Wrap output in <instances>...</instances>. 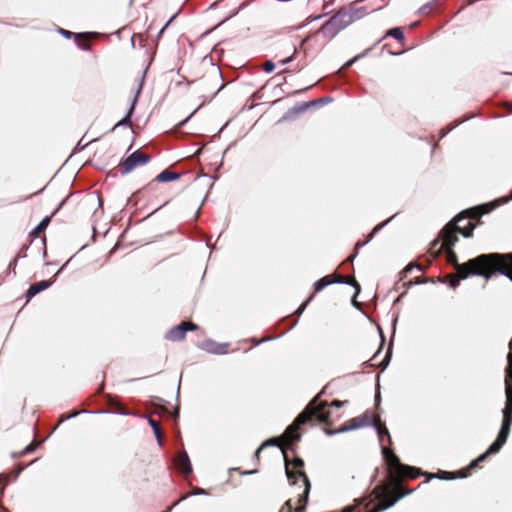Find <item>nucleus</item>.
Segmentation results:
<instances>
[{
  "instance_id": "obj_1",
  "label": "nucleus",
  "mask_w": 512,
  "mask_h": 512,
  "mask_svg": "<svg viewBox=\"0 0 512 512\" xmlns=\"http://www.w3.org/2000/svg\"><path fill=\"white\" fill-rule=\"evenodd\" d=\"M383 459L386 464L387 479L378 484L372 491L371 496L356 501V506H348L343 512H382L394 506L400 499L411 494L412 489L405 487L402 482L406 479H416L424 475L427 483L432 478L452 480L455 478H466L470 471L471 463L458 472L439 471L437 474L424 473L419 468L401 463L399 457L389 447L382 448Z\"/></svg>"
},
{
  "instance_id": "obj_2",
  "label": "nucleus",
  "mask_w": 512,
  "mask_h": 512,
  "mask_svg": "<svg viewBox=\"0 0 512 512\" xmlns=\"http://www.w3.org/2000/svg\"><path fill=\"white\" fill-rule=\"evenodd\" d=\"M315 402L316 400L310 401L305 409L296 417L293 423L287 427L285 432L280 437L266 440L259 446L254 454L257 464H259V455L264 448L269 446H278L284 455L285 471L289 483L291 485H295L299 480H302L303 482L304 490L301 495H303L304 499L308 498L311 489L309 478L304 472V469L291 468L290 459L286 453V450L290 449L294 451L292 445L294 442L299 441L301 438V434L299 432L301 425L315 422L330 425L329 413L324 410L326 403L315 406Z\"/></svg>"
},
{
  "instance_id": "obj_3",
  "label": "nucleus",
  "mask_w": 512,
  "mask_h": 512,
  "mask_svg": "<svg viewBox=\"0 0 512 512\" xmlns=\"http://www.w3.org/2000/svg\"><path fill=\"white\" fill-rule=\"evenodd\" d=\"M455 222L447 223L440 230V237L443 240L444 252L446 254V260L451 264L454 269L460 273V277L467 278L471 275L482 276L489 279L495 274V270H499V264L502 261V257L498 253L481 254L467 262L460 264L458 257L453 250L454 245L458 242V234H461L465 238H469L473 235L472 226H461V229L454 228Z\"/></svg>"
},
{
  "instance_id": "obj_4",
  "label": "nucleus",
  "mask_w": 512,
  "mask_h": 512,
  "mask_svg": "<svg viewBox=\"0 0 512 512\" xmlns=\"http://www.w3.org/2000/svg\"><path fill=\"white\" fill-rule=\"evenodd\" d=\"M507 362V367L505 368L506 402L503 409L501 429L496 440L489 446L487 451L471 462V467H478L479 463L485 461L490 454L499 452L510 434L512 425V360L507 359Z\"/></svg>"
},
{
  "instance_id": "obj_5",
  "label": "nucleus",
  "mask_w": 512,
  "mask_h": 512,
  "mask_svg": "<svg viewBox=\"0 0 512 512\" xmlns=\"http://www.w3.org/2000/svg\"><path fill=\"white\" fill-rule=\"evenodd\" d=\"M352 22V16L347 12H338L327 20L319 29L318 33L326 39L334 38L342 29Z\"/></svg>"
},
{
  "instance_id": "obj_6",
  "label": "nucleus",
  "mask_w": 512,
  "mask_h": 512,
  "mask_svg": "<svg viewBox=\"0 0 512 512\" xmlns=\"http://www.w3.org/2000/svg\"><path fill=\"white\" fill-rule=\"evenodd\" d=\"M318 397H319V395L316 396L312 401H314V400L318 401ZM324 403H325V401H324ZM320 404H323V402H320V403L315 402V406H319ZM327 406H328V403L326 402V406H325L324 410L330 414V412L327 410ZM329 422H330V425L324 424L325 425L326 433L332 434L334 432H338V433H340V432H347V431H350V430H355V429H359V428H362V427L370 426L371 423L373 422V413L370 412L369 410H367L362 415L354 417V418L348 420L346 423H344L336 431H330L329 430V427L332 425V422L330 420H329Z\"/></svg>"
},
{
  "instance_id": "obj_7",
  "label": "nucleus",
  "mask_w": 512,
  "mask_h": 512,
  "mask_svg": "<svg viewBox=\"0 0 512 512\" xmlns=\"http://www.w3.org/2000/svg\"><path fill=\"white\" fill-rule=\"evenodd\" d=\"M486 212L487 210H482V207L471 208L462 211L448 223L455 222L454 228L459 227V229H461V226H472L474 230L476 226L480 223L481 216Z\"/></svg>"
},
{
  "instance_id": "obj_8",
  "label": "nucleus",
  "mask_w": 512,
  "mask_h": 512,
  "mask_svg": "<svg viewBox=\"0 0 512 512\" xmlns=\"http://www.w3.org/2000/svg\"><path fill=\"white\" fill-rule=\"evenodd\" d=\"M150 161V156L141 150H137L120 162L119 169L121 174H127L137 166L144 165Z\"/></svg>"
},
{
  "instance_id": "obj_9",
  "label": "nucleus",
  "mask_w": 512,
  "mask_h": 512,
  "mask_svg": "<svg viewBox=\"0 0 512 512\" xmlns=\"http://www.w3.org/2000/svg\"><path fill=\"white\" fill-rule=\"evenodd\" d=\"M198 327L193 322L183 321L179 325L170 329L166 334V339L169 341H181L185 338L187 331H194Z\"/></svg>"
},
{
  "instance_id": "obj_10",
  "label": "nucleus",
  "mask_w": 512,
  "mask_h": 512,
  "mask_svg": "<svg viewBox=\"0 0 512 512\" xmlns=\"http://www.w3.org/2000/svg\"><path fill=\"white\" fill-rule=\"evenodd\" d=\"M180 177L181 175L179 173L173 172L169 169L163 170L160 174L156 176V178L152 182H150L144 188V191L151 192L155 189L157 183L178 180Z\"/></svg>"
},
{
  "instance_id": "obj_11",
  "label": "nucleus",
  "mask_w": 512,
  "mask_h": 512,
  "mask_svg": "<svg viewBox=\"0 0 512 512\" xmlns=\"http://www.w3.org/2000/svg\"><path fill=\"white\" fill-rule=\"evenodd\" d=\"M174 465L177 470L186 477L192 472V466L186 451L177 453V455L174 457Z\"/></svg>"
},
{
  "instance_id": "obj_12",
  "label": "nucleus",
  "mask_w": 512,
  "mask_h": 512,
  "mask_svg": "<svg viewBox=\"0 0 512 512\" xmlns=\"http://www.w3.org/2000/svg\"><path fill=\"white\" fill-rule=\"evenodd\" d=\"M334 275H335V282L336 283H345V284L351 285V286H353L355 288V293H354L352 301H353V304L355 306H357L358 304H357L355 298L360 293L361 287H360V284L356 281L355 277L351 276V275H340V274H337V273H334Z\"/></svg>"
},
{
  "instance_id": "obj_13",
  "label": "nucleus",
  "mask_w": 512,
  "mask_h": 512,
  "mask_svg": "<svg viewBox=\"0 0 512 512\" xmlns=\"http://www.w3.org/2000/svg\"><path fill=\"white\" fill-rule=\"evenodd\" d=\"M393 217L389 218L388 220L376 225L372 231L370 232V234L367 236V239L365 241H358L355 245V248H354V254L352 256H350L347 261H350L352 262L353 259L356 257L357 253H358V250L363 247L364 245H366L369 241L372 240V238L375 236L376 233H378Z\"/></svg>"
},
{
  "instance_id": "obj_14",
  "label": "nucleus",
  "mask_w": 512,
  "mask_h": 512,
  "mask_svg": "<svg viewBox=\"0 0 512 512\" xmlns=\"http://www.w3.org/2000/svg\"><path fill=\"white\" fill-rule=\"evenodd\" d=\"M502 257L501 263L498 265L499 270H495L496 273H500L508 276L512 280V253L499 254Z\"/></svg>"
},
{
  "instance_id": "obj_15",
  "label": "nucleus",
  "mask_w": 512,
  "mask_h": 512,
  "mask_svg": "<svg viewBox=\"0 0 512 512\" xmlns=\"http://www.w3.org/2000/svg\"><path fill=\"white\" fill-rule=\"evenodd\" d=\"M334 283H336L334 273L326 275L319 279L318 281H316L313 285V293L309 296L308 301H311L316 293L322 291L325 287Z\"/></svg>"
},
{
  "instance_id": "obj_16",
  "label": "nucleus",
  "mask_w": 512,
  "mask_h": 512,
  "mask_svg": "<svg viewBox=\"0 0 512 512\" xmlns=\"http://www.w3.org/2000/svg\"><path fill=\"white\" fill-rule=\"evenodd\" d=\"M378 433L379 440L382 442L383 438L386 436L389 444L392 443L391 436L386 425L381 421L380 416L378 414L373 413V422L371 423Z\"/></svg>"
},
{
  "instance_id": "obj_17",
  "label": "nucleus",
  "mask_w": 512,
  "mask_h": 512,
  "mask_svg": "<svg viewBox=\"0 0 512 512\" xmlns=\"http://www.w3.org/2000/svg\"><path fill=\"white\" fill-rule=\"evenodd\" d=\"M51 284H52V281H49V280H42V281L32 284L26 292L27 301L32 299L35 295H37L41 291L46 290L48 287H50Z\"/></svg>"
},
{
  "instance_id": "obj_18",
  "label": "nucleus",
  "mask_w": 512,
  "mask_h": 512,
  "mask_svg": "<svg viewBox=\"0 0 512 512\" xmlns=\"http://www.w3.org/2000/svg\"><path fill=\"white\" fill-rule=\"evenodd\" d=\"M308 498H303V495H299L298 505L297 507H293L291 504V500L285 502V504L281 507L279 512H304L305 507L307 505Z\"/></svg>"
},
{
  "instance_id": "obj_19",
  "label": "nucleus",
  "mask_w": 512,
  "mask_h": 512,
  "mask_svg": "<svg viewBox=\"0 0 512 512\" xmlns=\"http://www.w3.org/2000/svg\"><path fill=\"white\" fill-rule=\"evenodd\" d=\"M107 405L110 408V411L117 414L127 415L129 414L126 407L121 404L117 398L112 397L111 395H107Z\"/></svg>"
},
{
  "instance_id": "obj_20",
  "label": "nucleus",
  "mask_w": 512,
  "mask_h": 512,
  "mask_svg": "<svg viewBox=\"0 0 512 512\" xmlns=\"http://www.w3.org/2000/svg\"><path fill=\"white\" fill-rule=\"evenodd\" d=\"M444 249L443 240L439 234L438 237L431 242L428 252L433 258H437L444 251Z\"/></svg>"
},
{
  "instance_id": "obj_21",
  "label": "nucleus",
  "mask_w": 512,
  "mask_h": 512,
  "mask_svg": "<svg viewBox=\"0 0 512 512\" xmlns=\"http://www.w3.org/2000/svg\"><path fill=\"white\" fill-rule=\"evenodd\" d=\"M91 37H92L91 33H76V34H74L76 44L80 48L85 49V50L90 48L89 41H90Z\"/></svg>"
},
{
  "instance_id": "obj_22",
  "label": "nucleus",
  "mask_w": 512,
  "mask_h": 512,
  "mask_svg": "<svg viewBox=\"0 0 512 512\" xmlns=\"http://www.w3.org/2000/svg\"><path fill=\"white\" fill-rule=\"evenodd\" d=\"M51 221V217L47 216L30 232V236L32 238H37L40 236L41 233L45 231L47 226L49 225Z\"/></svg>"
},
{
  "instance_id": "obj_23",
  "label": "nucleus",
  "mask_w": 512,
  "mask_h": 512,
  "mask_svg": "<svg viewBox=\"0 0 512 512\" xmlns=\"http://www.w3.org/2000/svg\"><path fill=\"white\" fill-rule=\"evenodd\" d=\"M322 101H323V99H319V100H313V101H309V102L298 103L293 107V111L295 113H302V112L306 111L308 108L313 107Z\"/></svg>"
},
{
  "instance_id": "obj_24",
  "label": "nucleus",
  "mask_w": 512,
  "mask_h": 512,
  "mask_svg": "<svg viewBox=\"0 0 512 512\" xmlns=\"http://www.w3.org/2000/svg\"><path fill=\"white\" fill-rule=\"evenodd\" d=\"M148 423L152 427V429L154 431V434H155V436H156V438L158 440V443L161 445L163 433H162V430H161L159 422H157L155 419L150 417L148 419Z\"/></svg>"
},
{
  "instance_id": "obj_25",
  "label": "nucleus",
  "mask_w": 512,
  "mask_h": 512,
  "mask_svg": "<svg viewBox=\"0 0 512 512\" xmlns=\"http://www.w3.org/2000/svg\"><path fill=\"white\" fill-rule=\"evenodd\" d=\"M139 92H140V90H138L137 94L135 95L127 115L117 123L118 126L119 125H131L130 118H131V115H132V113L134 111L135 103L137 101V97H138Z\"/></svg>"
},
{
  "instance_id": "obj_26",
  "label": "nucleus",
  "mask_w": 512,
  "mask_h": 512,
  "mask_svg": "<svg viewBox=\"0 0 512 512\" xmlns=\"http://www.w3.org/2000/svg\"><path fill=\"white\" fill-rule=\"evenodd\" d=\"M386 36L393 37L398 41L404 40V33H403L402 29L399 27H395V28L388 30V32L386 33Z\"/></svg>"
},
{
  "instance_id": "obj_27",
  "label": "nucleus",
  "mask_w": 512,
  "mask_h": 512,
  "mask_svg": "<svg viewBox=\"0 0 512 512\" xmlns=\"http://www.w3.org/2000/svg\"><path fill=\"white\" fill-rule=\"evenodd\" d=\"M449 279V284L452 288H456L460 280H463L464 278L460 277V273L456 271V274H449L446 276Z\"/></svg>"
},
{
  "instance_id": "obj_28",
  "label": "nucleus",
  "mask_w": 512,
  "mask_h": 512,
  "mask_svg": "<svg viewBox=\"0 0 512 512\" xmlns=\"http://www.w3.org/2000/svg\"><path fill=\"white\" fill-rule=\"evenodd\" d=\"M291 468L294 469H304V461L302 458L295 456L292 460H290Z\"/></svg>"
},
{
  "instance_id": "obj_29",
  "label": "nucleus",
  "mask_w": 512,
  "mask_h": 512,
  "mask_svg": "<svg viewBox=\"0 0 512 512\" xmlns=\"http://www.w3.org/2000/svg\"><path fill=\"white\" fill-rule=\"evenodd\" d=\"M390 358H391V348L388 349L384 359L379 363V364H376V363H373L372 365L374 366H379L383 369H385L387 367V365L389 364V361H390Z\"/></svg>"
},
{
  "instance_id": "obj_30",
  "label": "nucleus",
  "mask_w": 512,
  "mask_h": 512,
  "mask_svg": "<svg viewBox=\"0 0 512 512\" xmlns=\"http://www.w3.org/2000/svg\"><path fill=\"white\" fill-rule=\"evenodd\" d=\"M38 443L33 441L31 442L30 444H28L24 449L23 451L20 453V455H24V454H28L32 451L35 450V448L37 447Z\"/></svg>"
},
{
  "instance_id": "obj_31",
  "label": "nucleus",
  "mask_w": 512,
  "mask_h": 512,
  "mask_svg": "<svg viewBox=\"0 0 512 512\" xmlns=\"http://www.w3.org/2000/svg\"><path fill=\"white\" fill-rule=\"evenodd\" d=\"M263 69H264L265 72L270 73V72H272L275 69V65H274V63L272 61H266L263 64Z\"/></svg>"
},
{
  "instance_id": "obj_32",
  "label": "nucleus",
  "mask_w": 512,
  "mask_h": 512,
  "mask_svg": "<svg viewBox=\"0 0 512 512\" xmlns=\"http://www.w3.org/2000/svg\"><path fill=\"white\" fill-rule=\"evenodd\" d=\"M309 302H310V301H308V299H307L304 303H302V304L300 305V307L297 309L296 314H297V315L302 314V313H303V311L305 310V308L307 307V305H308V303H309Z\"/></svg>"
},
{
  "instance_id": "obj_33",
  "label": "nucleus",
  "mask_w": 512,
  "mask_h": 512,
  "mask_svg": "<svg viewBox=\"0 0 512 512\" xmlns=\"http://www.w3.org/2000/svg\"><path fill=\"white\" fill-rule=\"evenodd\" d=\"M154 413L161 415L162 413H168V410L163 406H156Z\"/></svg>"
},
{
  "instance_id": "obj_34",
  "label": "nucleus",
  "mask_w": 512,
  "mask_h": 512,
  "mask_svg": "<svg viewBox=\"0 0 512 512\" xmlns=\"http://www.w3.org/2000/svg\"><path fill=\"white\" fill-rule=\"evenodd\" d=\"M344 402L343 401H340V400H334L332 403H331V406H335V407H341L343 406Z\"/></svg>"
},
{
  "instance_id": "obj_35",
  "label": "nucleus",
  "mask_w": 512,
  "mask_h": 512,
  "mask_svg": "<svg viewBox=\"0 0 512 512\" xmlns=\"http://www.w3.org/2000/svg\"><path fill=\"white\" fill-rule=\"evenodd\" d=\"M508 346H509V353L507 355V359H511L512 360V339L510 340Z\"/></svg>"
},
{
  "instance_id": "obj_36",
  "label": "nucleus",
  "mask_w": 512,
  "mask_h": 512,
  "mask_svg": "<svg viewBox=\"0 0 512 512\" xmlns=\"http://www.w3.org/2000/svg\"><path fill=\"white\" fill-rule=\"evenodd\" d=\"M415 267L421 270V267H420L419 265H415ZM413 268H414V265L410 264V265H408V266L405 268L404 272H409V271H410L411 269H413Z\"/></svg>"
},
{
  "instance_id": "obj_37",
  "label": "nucleus",
  "mask_w": 512,
  "mask_h": 512,
  "mask_svg": "<svg viewBox=\"0 0 512 512\" xmlns=\"http://www.w3.org/2000/svg\"><path fill=\"white\" fill-rule=\"evenodd\" d=\"M61 33L66 36V37H70L73 35V33L71 31H68V30H64V29H61Z\"/></svg>"
},
{
  "instance_id": "obj_38",
  "label": "nucleus",
  "mask_w": 512,
  "mask_h": 512,
  "mask_svg": "<svg viewBox=\"0 0 512 512\" xmlns=\"http://www.w3.org/2000/svg\"><path fill=\"white\" fill-rule=\"evenodd\" d=\"M504 106L507 108L508 113H512V103H505Z\"/></svg>"
},
{
  "instance_id": "obj_39",
  "label": "nucleus",
  "mask_w": 512,
  "mask_h": 512,
  "mask_svg": "<svg viewBox=\"0 0 512 512\" xmlns=\"http://www.w3.org/2000/svg\"><path fill=\"white\" fill-rule=\"evenodd\" d=\"M291 60H292V57H288V58H286V59L281 60V63H282V64H287V63H289Z\"/></svg>"
},
{
  "instance_id": "obj_40",
  "label": "nucleus",
  "mask_w": 512,
  "mask_h": 512,
  "mask_svg": "<svg viewBox=\"0 0 512 512\" xmlns=\"http://www.w3.org/2000/svg\"><path fill=\"white\" fill-rule=\"evenodd\" d=\"M16 262H17V259L15 258L11 263H10V267L13 266V270L15 269L16 267Z\"/></svg>"
},
{
  "instance_id": "obj_41",
  "label": "nucleus",
  "mask_w": 512,
  "mask_h": 512,
  "mask_svg": "<svg viewBox=\"0 0 512 512\" xmlns=\"http://www.w3.org/2000/svg\"><path fill=\"white\" fill-rule=\"evenodd\" d=\"M103 389H104V384L102 383V384L100 385V387H99L98 392H99V393H100V392H102V390H103Z\"/></svg>"
},
{
  "instance_id": "obj_42",
  "label": "nucleus",
  "mask_w": 512,
  "mask_h": 512,
  "mask_svg": "<svg viewBox=\"0 0 512 512\" xmlns=\"http://www.w3.org/2000/svg\"><path fill=\"white\" fill-rule=\"evenodd\" d=\"M377 354H378V353H376V354L371 358V361H375V360H376V358H377Z\"/></svg>"
}]
</instances>
